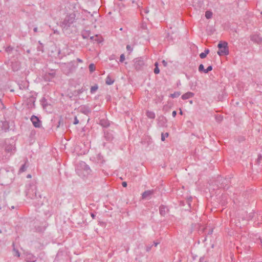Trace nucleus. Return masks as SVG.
I'll use <instances>...</instances> for the list:
<instances>
[{
	"label": "nucleus",
	"mask_w": 262,
	"mask_h": 262,
	"mask_svg": "<svg viewBox=\"0 0 262 262\" xmlns=\"http://www.w3.org/2000/svg\"><path fill=\"white\" fill-rule=\"evenodd\" d=\"M16 151L15 141L13 139H6L0 149V159L7 160Z\"/></svg>",
	"instance_id": "obj_1"
},
{
	"label": "nucleus",
	"mask_w": 262,
	"mask_h": 262,
	"mask_svg": "<svg viewBox=\"0 0 262 262\" xmlns=\"http://www.w3.org/2000/svg\"><path fill=\"white\" fill-rule=\"evenodd\" d=\"M15 178L13 169L11 167H2L0 169V184L8 185L12 183Z\"/></svg>",
	"instance_id": "obj_2"
},
{
	"label": "nucleus",
	"mask_w": 262,
	"mask_h": 262,
	"mask_svg": "<svg viewBox=\"0 0 262 262\" xmlns=\"http://www.w3.org/2000/svg\"><path fill=\"white\" fill-rule=\"evenodd\" d=\"M27 196L31 199H41V195L37 193V187L35 184H30L29 187L27 189Z\"/></svg>",
	"instance_id": "obj_3"
},
{
	"label": "nucleus",
	"mask_w": 262,
	"mask_h": 262,
	"mask_svg": "<svg viewBox=\"0 0 262 262\" xmlns=\"http://www.w3.org/2000/svg\"><path fill=\"white\" fill-rule=\"evenodd\" d=\"M76 14L72 13L66 16L63 21L62 22V26L64 29H68L75 21Z\"/></svg>",
	"instance_id": "obj_4"
},
{
	"label": "nucleus",
	"mask_w": 262,
	"mask_h": 262,
	"mask_svg": "<svg viewBox=\"0 0 262 262\" xmlns=\"http://www.w3.org/2000/svg\"><path fill=\"white\" fill-rule=\"evenodd\" d=\"M217 47L219 48L217 54L219 56L227 55L229 54L228 43L227 42L220 41L217 45Z\"/></svg>",
	"instance_id": "obj_5"
},
{
	"label": "nucleus",
	"mask_w": 262,
	"mask_h": 262,
	"mask_svg": "<svg viewBox=\"0 0 262 262\" xmlns=\"http://www.w3.org/2000/svg\"><path fill=\"white\" fill-rule=\"evenodd\" d=\"M134 66L137 71L142 70L145 66V62L142 58H137L134 60Z\"/></svg>",
	"instance_id": "obj_6"
},
{
	"label": "nucleus",
	"mask_w": 262,
	"mask_h": 262,
	"mask_svg": "<svg viewBox=\"0 0 262 262\" xmlns=\"http://www.w3.org/2000/svg\"><path fill=\"white\" fill-rule=\"evenodd\" d=\"M30 120L33 125V126L36 128H39L41 126V122L39 118L35 116L32 115L30 118Z\"/></svg>",
	"instance_id": "obj_7"
},
{
	"label": "nucleus",
	"mask_w": 262,
	"mask_h": 262,
	"mask_svg": "<svg viewBox=\"0 0 262 262\" xmlns=\"http://www.w3.org/2000/svg\"><path fill=\"white\" fill-rule=\"evenodd\" d=\"M24 254L25 255V260L27 262H35L37 260L36 257L30 252H26Z\"/></svg>",
	"instance_id": "obj_8"
},
{
	"label": "nucleus",
	"mask_w": 262,
	"mask_h": 262,
	"mask_svg": "<svg viewBox=\"0 0 262 262\" xmlns=\"http://www.w3.org/2000/svg\"><path fill=\"white\" fill-rule=\"evenodd\" d=\"M167 120L164 116H160L159 117L158 119V126L162 127H165L167 126Z\"/></svg>",
	"instance_id": "obj_9"
},
{
	"label": "nucleus",
	"mask_w": 262,
	"mask_h": 262,
	"mask_svg": "<svg viewBox=\"0 0 262 262\" xmlns=\"http://www.w3.org/2000/svg\"><path fill=\"white\" fill-rule=\"evenodd\" d=\"M104 137L107 141H111L114 139L113 131L111 130H104Z\"/></svg>",
	"instance_id": "obj_10"
},
{
	"label": "nucleus",
	"mask_w": 262,
	"mask_h": 262,
	"mask_svg": "<svg viewBox=\"0 0 262 262\" xmlns=\"http://www.w3.org/2000/svg\"><path fill=\"white\" fill-rule=\"evenodd\" d=\"M250 39L252 41L257 44H260L262 41L260 36L257 34L251 35Z\"/></svg>",
	"instance_id": "obj_11"
},
{
	"label": "nucleus",
	"mask_w": 262,
	"mask_h": 262,
	"mask_svg": "<svg viewBox=\"0 0 262 262\" xmlns=\"http://www.w3.org/2000/svg\"><path fill=\"white\" fill-rule=\"evenodd\" d=\"M154 190H149L145 191L142 194V199H149L150 198L151 195L154 194Z\"/></svg>",
	"instance_id": "obj_12"
},
{
	"label": "nucleus",
	"mask_w": 262,
	"mask_h": 262,
	"mask_svg": "<svg viewBox=\"0 0 262 262\" xmlns=\"http://www.w3.org/2000/svg\"><path fill=\"white\" fill-rule=\"evenodd\" d=\"M1 128L3 130L6 132L9 129V125L8 121H5L2 122Z\"/></svg>",
	"instance_id": "obj_13"
},
{
	"label": "nucleus",
	"mask_w": 262,
	"mask_h": 262,
	"mask_svg": "<svg viewBox=\"0 0 262 262\" xmlns=\"http://www.w3.org/2000/svg\"><path fill=\"white\" fill-rule=\"evenodd\" d=\"M168 210L167 207L164 205H161L159 207V212L162 216H165Z\"/></svg>",
	"instance_id": "obj_14"
},
{
	"label": "nucleus",
	"mask_w": 262,
	"mask_h": 262,
	"mask_svg": "<svg viewBox=\"0 0 262 262\" xmlns=\"http://www.w3.org/2000/svg\"><path fill=\"white\" fill-rule=\"evenodd\" d=\"M193 96H194V93H193L192 92H187L182 96V99L183 100H186L189 98L193 97Z\"/></svg>",
	"instance_id": "obj_15"
},
{
	"label": "nucleus",
	"mask_w": 262,
	"mask_h": 262,
	"mask_svg": "<svg viewBox=\"0 0 262 262\" xmlns=\"http://www.w3.org/2000/svg\"><path fill=\"white\" fill-rule=\"evenodd\" d=\"M41 104L42 106V107L44 109L47 108L48 106H49L50 105L48 103L47 100L45 98L43 97L41 100H40Z\"/></svg>",
	"instance_id": "obj_16"
},
{
	"label": "nucleus",
	"mask_w": 262,
	"mask_h": 262,
	"mask_svg": "<svg viewBox=\"0 0 262 262\" xmlns=\"http://www.w3.org/2000/svg\"><path fill=\"white\" fill-rule=\"evenodd\" d=\"M99 124L104 127H107L110 125L108 120L105 119H102L100 120Z\"/></svg>",
	"instance_id": "obj_17"
},
{
	"label": "nucleus",
	"mask_w": 262,
	"mask_h": 262,
	"mask_svg": "<svg viewBox=\"0 0 262 262\" xmlns=\"http://www.w3.org/2000/svg\"><path fill=\"white\" fill-rule=\"evenodd\" d=\"M96 160L97 162L100 164H103L104 160L103 159V157L101 155V154H98L96 156Z\"/></svg>",
	"instance_id": "obj_18"
},
{
	"label": "nucleus",
	"mask_w": 262,
	"mask_h": 262,
	"mask_svg": "<svg viewBox=\"0 0 262 262\" xmlns=\"http://www.w3.org/2000/svg\"><path fill=\"white\" fill-rule=\"evenodd\" d=\"M80 164L81 165V167L82 168H83L84 169V170H85L88 173H89L90 172V171H91V169H90L89 166L85 162H81Z\"/></svg>",
	"instance_id": "obj_19"
},
{
	"label": "nucleus",
	"mask_w": 262,
	"mask_h": 262,
	"mask_svg": "<svg viewBox=\"0 0 262 262\" xmlns=\"http://www.w3.org/2000/svg\"><path fill=\"white\" fill-rule=\"evenodd\" d=\"M114 82V80L112 79L110 75H108L106 77V78L105 80L106 84L107 85H111V84H113Z\"/></svg>",
	"instance_id": "obj_20"
},
{
	"label": "nucleus",
	"mask_w": 262,
	"mask_h": 262,
	"mask_svg": "<svg viewBox=\"0 0 262 262\" xmlns=\"http://www.w3.org/2000/svg\"><path fill=\"white\" fill-rule=\"evenodd\" d=\"M98 89V86L97 84H95L94 85L92 86L90 89L91 94H94L97 90Z\"/></svg>",
	"instance_id": "obj_21"
},
{
	"label": "nucleus",
	"mask_w": 262,
	"mask_h": 262,
	"mask_svg": "<svg viewBox=\"0 0 262 262\" xmlns=\"http://www.w3.org/2000/svg\"><path fill=\"white\" fill-rule=\"evenodd\" d=\"M146 116L150 119H154L155 118V114L153 112L147 111Z\"/></svg>",
	"instance_id": "obj_22"
},
{
	"label": "nucleus",
	"mask_w": 262,
	"mask_h": 262,
	"mask_svg": "<svg viewBox=\"0 0 262 262\" xmlns=\"http://www.w3.org/2000/svg\"><path fill=\"white\" fill-rule=\"evenodd\" d=\"M13 252L14 253L13 255L14 256H16L17 257H19L20 256V253L18 251V250L15 248V246H14V243H13Z\"/></svg>",
	"instance_id": "obj_23"
},
{
	"label": "nucleus",
	"mask_w": 262,
	"mask_h": 262,
	"mask_svg": "<svg viewBox=\"0 0 262 262\" xmlns=\"http://www.w3.org/2000/svg\"><path fill=\"white\" fill-rule=\"evenodd\" d=\"M39 45L37 47V51L43 52V46L42 43L40 42V41H38Z\"/></svg>",
	"instance_id": "obj_24"
},
{
	"label": "nucleus",
	"mask_w": 262,
	"mask_h": 262,
	"mask_svg": "<svg viewBox=\"0 0 262 262\" xmlns=\"http://www.w3.org/2000/svg\"><path fill=\"white\" fill-rule=\"evenodd\" d=\"M212 16V13L210 11H207L205 13V17L207 19H210Z\"/></svg>",
	"instance_id": "obj_25"
},
{
	"label": "nucleus",
	"mask_w": 262,
	"mask_h": 262,
	"mask_svg": "<svg viewBox=\"0 0 262 262\" xmlns=\"http://www.w3.org/2000/svg\"><path fill=\"white\" fill-rule=\"evenodd\" d=\"M27 166H26V164L25 163L24 164L22 165L20 167V168L19 170V172H23L27 170Z\"/></svg>",
	"instance_id": "obj_26"
},
{
	"label": "nucleus",
	"mask_w": 262,
	"mask_h": 262,
	"mask_svg": "<svg viewBox=\"0 0 262 262\" xmlns=\"http://www.w3.org/2000/svg\"><path fill=\"white\" fill-rule=\"evenodd\" d=\"M155 68L154 69V73L156 74H158L160 73V70L158 68V62H156L155 63Z\"/></svg>",
	"instance_id": "obj_27"
},
{
	"label": "nucleus",
	"mask_w": 262,
	"mask_h": 262,
	"mask_svg": "<svg viewBox=\"0 0 262 262\" xmlns=\"http://www.w3.org/2000/svg\"><path fill=\"white\" fill-rule=\"evenodd\" d=\"M89 68L90 72L92 73L95 70V66L94 63H91L89 66Z\"/></svg>",
	"instance_id": "obj_28"
},
{
	"label": "nucleus",
	"mask_w": 262,
	"mask_h": 262,
	"mask_svg": "<svg viewBox=\"0 0 262 262\" xmlns=\"http://www.w3.org/2000/svg\"><path fill=\"white\" fill-rule=\"evenodd\" d=\"M180 95V93L179 92H174L173 94H171L170 95V97L172 98H174L178 97Z\"/></svg>",
	"instance_id": "obj_29"
},
{
	"label": "nucleus",
	"mask_w": 262,
	"mask_h": 262,
	"mask_svg": "<svg viewBox=\"0 0 262 262\" xmlns=\"http://www.w3.org/2000/svg\"><path fill=\"white\" fill-rule=\"evenodd\" d=\"M13 50V48L11 46H8L5 49V51L8 53L10 54L12 50Z\"/></svg>",
	"instance_id": "obj_30"
},
{
	"label": "nucleus",
	"mask_w": 262,
	"mask_h": 262,
	"mask_svg": "<svg viewBox=\"0 0 262 262\" xmlns=\"http://www.w3.org/2000/svg\"><path fill=\"white\" fill-rule=\"evenodd\" d=\"M169 136V134L168 133H166L165 134L162 133L161 134V140L162 141H165V137H167Z\"/></svg>",
	"instance_id": "obj_31"
},
{
	"label": "nucleus",
	"mask_w": 262,
	"mask_h": 262,
	"mask_svg": "<svg viewBox=\"0 0 262 262\" xmlns=\"http://www.w3.org/2000/svg\"><path fill=\"white\" fill-rule=\"evenodd\" d=\"M63 125V119L61 117L60 118V119L59 120L58 122V124L57 125V127L58 128L61 125Z\"/></svg>",
	"instance_id": "obj_32"
},
{
	"label": "nucleus",
	"mask_w": 262,
	"mask_h": 262,
	"mask_svg": "<svg viewBox=\"0 0 262 262\" xmlns=\"http://www.w3.org/2000/svg\"><path fill=\"white\" fill-rule=\"evenodd\" d=\"M140 27L142 30H147V25L145 23H142Z\"/></svg>",
	"instance_id": "obj_33"
},
{
	"label": "nucleus",
	"mask_w": 262,
	"mask_h": 262,
	"mask_svg": "<svg viewBox=\"0 0 262 262\" xmlns=\"http://www.w3.org/2000/svg\"><path fill=\"white\" fill-rule=\"evenodd\" d=\"M199 71L200 72H204L205 69L203 64H201L199 67Z\"/></svg>",
	"instance_id": "obj_34"
},
{
	"label": "nucleus",
	"mask_w": 262,
	"mask_h": 262,
	"mask_svg": "<svg viewBox=\"0 0 262 262\" xmlns=\"http://www.w3.org/2000/svg\"><path fill=\"white\" fill-rule=\"evenodd\" d=\"M212 70V66H209L207 67V69H205L204 73H208L209 72L211 71Z\"/></svg>",
	"instance_id": "obj_35"
},
{
	"label": "nucleus",
	"mask_w": 262,
	"mask_h": 262,
	"mask_svg": "<svg viewBox=\"0 0 262 262\" xmlns=\"http://www.w3.org/2000/svg\"><path fill=\"white\" fill-rule=\"evenodd\" d=\"M192 197L191 196H190L189 198H188L187 199V203L189 206V207H190V205H191V201H192Z\"/></svg>",
	"instance_id": "obj_36"
},
{
	"label": "nucleus",
	"mask_w": 262,
	"mask_h": 262,
	"mask_svg": "<svg viewBox=\"0 0 262 262\" xmlns=\"http://www.w3.org/2000/svg\"><path fill=\"white\" fill-rule=\"evenodd\" d=\"M125 60V56L123 54H121L120 57V61L123 62Z\"/></svg>",
	"instance_id": "obj_37"
},
{
	"label": "nucleus",
	"mask_w": 262,
	"mask_h": 262,
	"mask_svg": "<svg viewBox=\"0 0 262 262\" xmlns=\"http://www.w3.org/2000/svg\"><path fill=\"white\" fill-rule=\"evenodd\" d=\"M85 91V89L83 88H82L80 89H79L77 90V93L78 94H82L84 91Z\"/></svg>",
	"instance_id": "obj_38"
},
{
	"label": "nucleus",
	"mask_w": 262,
	"mask_h": 262,
	"mask_svg": "<svg viewBox=\"0 0 262 262\" xmlns=\"http://www.w3.org/2000/svg\"><path fill=\"white\" fill-rule=\"evenodd\" d=\"M78 123H79V120H78L77 117L76 116H75L74 117V120L73 124L76 125V124H78Z\"/></svg>",
	"instance_id": "obj_39"
},
{
	"label": "nucleus",
	"mask_w": 262,
	"mask_h": 262,
	"mask_svg": "<svg viewBox=\"0 0 262 262\" xmlns=\"http://www.w3.org/2000/svg\"><path fill=\"white\" fill-rule=\"evenodd\" d=\"M206 56L207 55H206L204 52H202L200 54V57L202 59L205 58Z\"/></svg>",
	"instance_id": "obj_40"
},
{
	"label": "nucleus",
	"mask_w": 262,
	"mask_h": 262,
	"mask_svg": "<svg viewBox=\"0 0 262 262\" xmlns=\"http://www.w3.org/2000/svg\"><path fill=\"white\" fill-rule=\"evenodd\" d=\"M126 50L129 52H131L133 51V48L129 45H127Z\"/></svg>",
	"instance_id": "obj_41"
},
{
	"label": "nucleus",
	"mask_w": 262,
	"mask_h": 262,
	"mask_svg": "<svg viewBox=\"0 0 262 262\" xmlns=\"http://www.w3.org/2000/svg\"><path fill=\"white\" fill-rule=\"evenodd\" d=\"M35 98L34 97H33V96H31L29 98L30 101L33 102H35Z\"/></svg>",
	"instance_id": "obj_42"
},
{
	"label": "nucleus",
	"mask_w": 262,
	"mask_h": 262,
	"mask_svg": "<svg viewBox=\"0 0 262 262\" xmlns=\"http://www.w3.org/2000/svg\"><path fill=\"white\" fill-rule=\"evenodd\" d=\"M221 187H223L224 188V189H228V188H229V187H228V186H227V185H224V184L223 182V183H222V186H221Z\"/></svg>",
	"instance_id": "obj_43"
},
{
	"label": "nucleus",
	"mask_w": 262,
	"mask_h": 262,
	"mask_svg": "<svg viewBox=\"0 0 262 262\" xmlns=\"http://www.w3.org/2000/svg\"><path fill=\"white\" fill-rule=\"evenodd\" d=\"M162 63L164 67H166L167 65V63L165 60H163Z\"/></svg>",
	"instance_id": "obj_44"
},
{
	"label": "nucleus",
	"mask_w": 262,
	"mask_h": 262,
	"mask_svg": "<svg viewBox=\"0 0 262 262\" xmlns=\"http://www.w3.org/2000/svg\"><path fill=\"white\" fill-rule=\"evenodd\" d=\"M199 262H206L205 258L203 257H201L200 258Z\"/></svg>",
	"instance_id": "obj_45"
},
{
	"label": "nucleus",
	"mask_w": 262,
	"mask_h": 262,
	"mask_svg": "<svg viewBox=\"0 0 262 262\" xmlns=\"http://www.w3.org/2000/svg\"><path fill=\"white\" fill-rule=\"evenodd\" d=\"M152 246H146V251L148 252L151 249V247Z\"/></svg>",
	"instance_id": "obj_46"
},
{
	"label": "nucleus",
	"mask_w": 262,
	"mask_h": 262,
	"mask_svg": "<svg viewBox=\"0 0 262 262\" xmlns=\"http://www.w3.org/2000/svg\"><path fill=\"white\" fill-rule=\"evenodd\" d=\"M209 52L210 50L208 49H206L204 52L206 55H207L209 53Z\"/></svg>",
	"instance_id": "obj_47"
},
{
	"label": "nucleus",
	"mask_w": 262,
	"mask_h": 262,
	"mask_svg": "<svg viewBox=\"0 0 262 262\" xmlns=\"http://www.w3.org/2000/svg\"><path fill=\"white\" fill-rule=\"evenodd\" d=\"M177 115V112L176 111H173L172 113V116L173 117H175Z\"/></svg>",
	"instance_id": "obj_48"
},
{
	"label": "nucleus",
	"mask_w": 262,
	"mask_h": 262,
	"mask_svg": "<svg viewBox=\"0 0 262 262\" xmlns=\"http://www.w3.org/2000/svg\"><path fill=\"white\" fill-rule=\"evenodd\" d=\"M143 12H144L145 13H148L149 10L147 8H144L143 9Z\"/></svg>",
	"instance_id": "obj_49"
},
{
	"label": "nucleus",
	"mask_w": 262,
	"mask_h": 262,
	"mask_svg": "<svg viewBox=\"0 0 262 262\" xmlns=\"http://www.w3.org/2000/svg\"><path fill=\"white\" fill-rule=\"evenodd\" d=\"M122 185L123 187H126L127 186V183L126 182H123Z\"/></svg>",
	"instance_id": "obj_50"
},
{
	"label": "nucleus",
	"mask_w": 262,
	"mask_h": 262,
	"mask_svg": "<svg viewBox=\"0 0 262 262\" xmlns=\"http://www.w3.org/2000/svg\"><path fill=\"white\" fill-rule=\"evenodd\" d=\"M85 34H86V32H85V33H82V36L83 37V38H87V35Z\"/></svg>",
	"instance_id": "obj_51"
},
{
	"label": "nucleus",
	"mask_w": 262,
	"mask_h": 262,
	"mask_svg": "<svg viewBox=\"0 0 262 262\" xmlns=\"http://www.w3.org/2000/svg\"><path fill=\"white\" fill-rule=\"evenodd\" d=\"M261 159H262L261 156L260 155H258V158L257 159V161H260Z\"/></svg>",
	"instance_id": "obj_52"
},
{
	"label": "nucleus",
	"mask_w": 262,
	"mask_h": 262,
	"mask_svg": "<svg viewBox=\"0 0 262 262\" xmlns=\"http://www.w3.org/2000/svg\"><path fill=\"white\" fill-rule=\"evenodd\" d=\"M91 216H92V217L94 219L95 218V214L94 213H91Z\"/></svg>",
	"instance_id": "obj_53"
},
{
	"label": "nucleus",
	"mask_w": 262,
	"mask_h": 262,
	"mask_svg": "<svg viewBox=\"0 0 262 262\" xmlns=\"http://www.w3.org/2000/svg\"><path fill=\"white\" fill-rule=\"evenodd\" d=\"M138 1H139V0H132L133 4H137Z\"/></svg>",
	"instance_id": "obj_54"
},
{
	"label": "nucleus",
	"mask_w": 262,
	"mask_h": 262,
	"mask_svg": "<svg viewBox=\"0 0 262 262\" xmlns=\"http://www.w3.org/2000/svg\"><path fill=\"white\" fill-rule=\"evenodd\" d=\"M33 31H34V32H35V33L37 32V31H38V28H37V27H35V28L33 29Z\"/></svg>",
	"instance_id": "obj_55"
},
{
	"label": "nucleus",
	"mask_w": 262,
	"mask_h": 262,
	"mask_svg": "<svg viewBox=\"0 0 262 262\" xmlns=\"http://www.w3.org/2000/svg\"><path fill=\"white\" fill-rule=\"evenodd\" d=\"M77 61L79 62H80V63H82L83 62V61L82 59H80V58H77Z\"/></svg>",
	"instance_id": "obj_56"
},
{
	"label": "nucleus",
	"mask_w": 262,
	"mask_h": 262,
	"mask_svg": "<svg viewBox=\"0 0 262 262\" xmlns=\"http://www.w3.org/2000/svg\"><path fill=\"white\" fill-rule=\"evenodd\" d=\"M4 208H5V206H2L0 205V210L4 209Z\"/></svg>",
	"instance_id": "obj_57"
},
{
	"label": "nucleus",
	"mask_w": 262,
	"mask_h": 262,
	"mask_svg": "<svg viewBox=\"0 0 262 262\" xmlns=\"http://www.w3.org/2000/svg\"><path fill=\"white\" fill-rule=\"evenodd\" d=\"M154 244L155 246H157L159 244V243L154 242Z\"/></svg>",
	"instance_id": "obj_58"
},
{
	"label": "nucleus",
	"mask_w": 262,
	"mask_h": 262,
	"mask_svg": "<svg viewBox=\"0 0 262 262\" xmlns=\"http://www.w3.org/2000/svg\"><path fill=\"white\" fill-rule=\"evenodd\" d=\"M27 178H31V175L30 174H28L27 176Z\"/></svg>",
	"instance_id": "obj_59"
},
{
	"label": "nucleus",
	"mask_w": 262,
	"mask_h": 262,
	"mask_svg": "<svg viewBox=\"0 0 262 262\" xmlns=\"http://www.w3.org/2000/svg\"><path fill=\"white\" fill-rule=\"evenodd\" d=\"M180 115H183V112H182V111L181 110V109H180Z\"/></svg>",
	"instance_id": "obj_60"
},
{
	"label": "nucleus",
	"mask_w": 262,
	"mask_h": 262,
	"mask_svg": "<svg viewBox=\"0 0 262 262\" xmlns=\"http://www.w3.org/2000/svg\"><path fill=\"white\" fill-rule=\"evenodd\" d=\"M26 52H27V53H28V54H29V53H30V50H29V49L27 50V51H26Z\"/></svg>",
	"instance_id": "obj_61"
},
{
	"label": "nucleus",
	"mask_w": 262,
	"mask_h": 262,
	"mask_svg": "<svg viewBox=\"0 0 262 262\" xmlns=\"http://www.w3.org/2000/svg\"><path fill=\"white\" fill-rule=\"evenodd\" d=\"M224 180L226 182H228L229 181V180H227L226 179H224Z\"/></svg>",
	"instance_id": "obj_62"
},
{
	"label": "nucleus",
	"mask_w": 262,
	"mask_h": 262,
	"mask_svg": "<svg viewBox=\"0 0 262 262\" xmlns=\"http://www.w3.org/2000/svg\"><path fill=\"white\" fill-rule=\"evenodd\" d=\"M190 103H192V100H191V101H190Z\"/></svg>",
	"instance_id": "obj_63"
},
{
	"label": "nucleus",
	"mask_w": 262,
	"mask_h": 262,
	"mask_svg": "<svg viewBox=\"0 0 262 262\" xmlns=\"http://www.w3.org/2000/svg\"><path fill=\"white\" fill-rule=\"evenodd\" d=\"M93 38V36L91 37V39H92Z\"/></svg>",
	"instance_id": "obj_64"
}]
</instances>
